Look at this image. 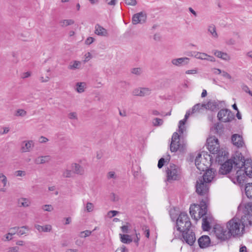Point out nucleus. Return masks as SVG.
I'll use <instances>...</instances> for the list:
<instances>
[{
    "mask_svg": "<svg viewBox=\"0 0 252 252\" xmlns=\"http://www.w3.org/2000/svg\"><path fill=\"white\" fill-rule=\"evenodd\" d=\"M215 176V171L212 168L209 169L196 181V191L204 198L201 200L199 205L194 204L190 206L189 213L191 217L196 220L203 217L207 213L210 184L213 180Z\"/></svg>",
    "mask_w": 252,
    "mask_h": 252,
    "instance_id": "f257e3e1",
    "label": "nucleus"
},
{
    "mask_svg": "<svg viewBox=\"0 0 252 252\" xmlns=\"http://www.w3.org/2000/svg\"><path fill=\"white\" fill-rule=\"evenodd\" d=\"M240 157H239L240 158ZM236 168L239 169L235 175H231L229 178L233 183L241 186L243 184L247 176L252 177V160L245 159L244 157L241 156V159L235 163Z\"/></svg>",
    "mask_w": 252,
    "mask_h": 252,
    "instance_id": "f03ea898",
    "label": "nucleus"
},
{
    "mask_svg": "<svg viewBox=\"0 0 252 252\" xmlns=\"http://www.w3.org/2000/svg\"><path fill=\"white\" fill-rule=\"evenodd\" d=\"M226 227L230 238L241 236L245 233L244 225H242L240 219L234 217L226 223Z\"/></svg>",
    "mask_w": 252,
    "mask_h": 252,
    "instance_id": "7ed1b4c3",
    "label": "nucleus"
},
{
    "mask_svg": "<svg viewBox=\"0 0 252 252\" xmlns=\"http://www.w3.org/2000/svg\"><path fill=\"white\" fill-rule=\"evenodd\" d=\"M243 215L242 216L240 221L244 229L249 228L252 225V203L248 202L246 203L244 207Z\"/></svg>",
    "mask_w": 252,
    "mask_h": 252,
    "instance_id": "20e7f679",
    "label": "nucleus"
},
{
    "mask_svg": "<svg viewBox=\"0 0 252 252\" xmlns=\"http://www.w3.org/2000/svg\"><path fill=\"white\" fill-rule=\"evenodd\" d=\"M211 158L210 155L206 153L198 154L195 159V164L197 169L200 171L206 172L209 166L210 165Z\"/></svg>",
    "mask_w": 252,
    "mask_h": 252,
    "instance_id": "39448f33",
    "label": "nucleus"
},
{
    "mask_svg": "<svg viewBox=\"0 0 252 252\" xmlns=\"http://www.w3.org/2000/svg\"><path fill=\"white\" fill-rule=\"evenodd\" d=\"M177 230L179 232L190 228L191 223L188 214L185 212H181L176 220Z\"/></svg>",
    "mask_w": 252,
    "mask_h": 252,
    "instance_id": "423d86ee",
    "label": "nucleus"
},
{
    "mask_svg": "<svg viewBox=\"0 0 252 252\" xmlns=\"http://www.w3.org/2000/svg\"><path fill=\"white\" fill-rule=\"evenodd\" d=\"M166 181L171 183L173 181L180 179V171L179 168L175 164H171L166 170Z\"/></svg>",
    "mask_w": 252,
    "mask_h": 252,
    "instance_id": "0eeeda50",
    "label": "nucleus"
},
{
    "mask_svg": "<svg viewBox=\"0 0 252 252\" xmlns=\"http://www.w3.org/2000/svg\"><path fill=\"white\" fill-rule=\"evenodd\" d=\"M214 230L216 237L219 240L225 241L230 238L226 225L217 224L214 226Z\"/></svg>",
    "mask_w": 252,
    "mask_h": 252,
    "instance_id": "6e6552de",
    "label": "nucleus"
},
{
    "mask_svg": "<svg viewBox=\"0 0 252 252\" xmlns=\"http://www.w3.org/2000/svg\"><path fill=\"white\" fill-rule=\"evenodd\" d=\"M182 233L183 241L185 242L189 246H192L195 240L196 237L195 233L190 228H189V230H184L180 232Z\"/></svg>",
    "mask_w": 252,
    "mask_h": 252,
    "instance_id": "1a4fd4ad",
    "label": "nucleus"
},
{
    "mask_svg": "<svg viewBox=\"0 0 252 252\" xmlns=\"http://www.w3.org/2000/svg\"><path fill=\"white\" fill-rule=\"evenodd\" d=\"M208 149L213 154H217L220 150L218 139L215 136L211 137L207 140Z\"/></svg>",
    "mask_w": 252,
    "mask_h": 252,
    "instance_id": "9d476101",
    "label": "nucleus"
},
{
    "mask_svg": "<svg viewBox=\"0 0 252 252\" xmlns=\"http://www.w3.org/2000/svg\"><path fill=\"white\" fill-rule=\"evenodd\" d=\"M219 121L224 123L230 122L234 117L231 111L227 109H221L218 113Z\"/></svg>",
    "mask_w": 252,
    "mask_h": 252,
    "instance_id": "9b49d317",
    "label": "nucleus"
},
{
    "mask_svg": "<svg viewBox=\"0 0 252 252\" xmlns=\"http://www.w3.org/2000/svg\"><path fill=\"white\" fill-rule=\"evenodd\" d=\"M238 160L233 161L232 160L229 159L227 161H225L223 164H222L219 170V172L221 174H226L229 173L232 169L233 167V164H234V168H236L235 163L238 162Z\"/></svg>",
    "mask_w": 252,
    "mask_h": 252,
    "instance_id": "f8f14e48",
    "label": "nucleus"
},
{
    "mask_svg": "<svg viewBox=\"0 0 252 252\" xmlns=\"http://www.w3.org/2000/svg\"><path fill=\"white\" fill-rule=\"evenodd\" d=\"M180 135L177 132H174L172 137V140L170 144V150L172 152H176L182 146L179 143Z\"/></svg>",
    "mask_w": 252,
    "mask_h": 252,
    "instance_id": "ddd939ff",
    "label": "nucleus"
},
{
    "mask_svg": "<svg viewBox=\"0 0 252 252\" xmlns=\"http://www.w3.org/2000/svg\"><path fill=\"white\" fill-rule=\"evenodd\" d=\"M34 147V142L32 140H25L21 144L20 150L22 153L31 152Z\"/></svg>",
    "mask_w": 252,
    "mask_h": 252,
    "instance_id": "4468645a",
    "label": "nucleus"
},
{
    "mask_svg": "<svg viewBox=\"0 0 252 252\" xmlns=\"http://www.w3.org/2000/svg\"><path fill=\"white\" fill-rule=\"evenodd\" d=\"M146 18V14L143 12H140L135 14L133 16L132 18V23L134 25H136L138 23H143L145 22Z\"/></svg>",
    "mask_w": 252,
    "mask_h": 252,
    "instance_id": "2eb2a0df",
    "label": "nucleus"
},
{
    "mask_svg": "<svg viewBox=\"0 0 252 252\" xmlns=\"http://www.w3.org/2000/svg\"><path fill=\"white\" fill-rule=\"evenodd\" d=\"M231 141L233 144L239 148L245 146V143L242 136L238 134H234L231 136Z\"/></svg>",
    "mask_w": 252,
    "mask_h": 252,
    "instance_id": "dca6fc26",
    "label": "nucleus"
},
{
    "mask_svg": "<svg viewBox=\"0 0 252 252\" xmlns=\"http://www.w3.org/2000/svg\"><path fill=\"white\" fill-rule=\"evenodd\" d=\"M151 93V90L148 88H136L132 91V94L135 96H144Z\"/></svg>",
    "mask_w": 252,
    "mask_h": 252,
    "instance_id": "f3484780",
    "label": "nucleus"
},
{
    "mask_svg": "<svg viewBox=\"0 0 252 252\" xmlns=\"http://www.w3.org/2000/svg\"><path fill=\"white\" fill-rule=\"evenodd\" d=\"M194 57L197 59L208 61L211 62H215L216 61L215 58L214 57L205 53L199 52H194Z\"/></svg>",
    "mask_w": 252,
    "mask_h": 252,
    "instance_id": "a211bd4d",
    "label": "nucleus"
},
{
    "mask_svg": "<svg viewBox=\"0 0 252 252\" xmlns=\"http://www.w3.org/2000/svg\"><path fill=\"white\" fill-rule=\"evenodd\" d=\"M212 53L217 58L224 61L228 62L230 60V56L226 52H223L218 50H213Z\"/></svg>",
    "mask_w": 252,
    "mask_h": 252,
    "instance_id": "6ab92c4d",
    "label": "nucleus"
},
{
    "mask_svg": "<svg viewBox=\"0 0 252 252\" xmlns=\"http://www.w3.org/2000/svg\"><path fill=\"white\" fill-rule=\"evenodd\" d=\"M198 243L200 248H206L208 247L210 244V237L207 235L202 236L198 239Z\"/></svg>",
    "mask_w": 252,
    "mask_h": 252,
    "instance_id": "aec40b11",
    "label": "nucleus"
},
{
    "mask_svg": "<svg viewBox=\"0 0 252 252\" xmlns=\"http://www.w3.org/2000/svg\"><path fill=\"white\" fill-rule=\"evenodd\" d=\"M190 114H192L191 111L190 110L188 111L186 113L184 119L180 121L179 125V132L180 134H183L184 131H185L186 127L185 126V125Z\"/></svg>",
    "mask_w": 252,
    "mask_h": 252,
    "instance_id": "412c9836",
    "label": "nucleus"
},
{
    "mask_svg": "<svg viewBox=\"0 0 252 252\" xmlns=\"http://www.w3.org/2000/svg\"><path fill=\"white\" fill-rule=\"evenodd\" d=\"M70 169L72 170L73 174L82 175L85 172L83 167L76 163H71Z\"/></svg>",
    "mask_w": 252,
    "mask_h": 252,
    "instance_id": "4be33fe9",
    "label": "nucleus"
},
{
    "mask_svg": "<svg viewBox=\"0 0 252 252\" xmlns=\"http://www.w3.org/2000/svg\"><path fill=\"white\" fill-rule=\"evenodd\" d=\"M189 59L187 57H183L174 59L171 61L172 63L176 66H181L187 64L189 63Z\"/></svg>",
    "mask_w": 252,
    "mask_h": 252,
    "instance_id": "5701e85b",
    "label": "nucleus"
},
{
    "mask_svg": "<svg viewBox=\"0 0 252 252\" xmlns=\"http://www.w3.org/2000/svg\"><path fill=\"white\" fill-rule=\"evenodd\" d=\"M94 33L97 35L101 36L106 37L108 36V32L107 30L99 24H96L95 26Z\"/></svg>",
    "mask_w": 252,
    "mask_h": 252,
    "instance_id": "b1692460",
    "label": "nucleus"
},
{
    "mask_svg": "<svg viewBox=\"0 0 252 252\" xmlns=\"http://www.w3.org/2000/svg\"><path fill=\"white\" fill-rule=\"evenodd\" d=\"M204 105L205 109L210 110L211 111L217 110L219 108V103L215 100L209 101L206 104L204 103Z\"/></svg>",
    "mask_w": 252,
    "mask_h": 252,
    "instance_id": "393cba45",
    "label": "nucleus"
},
{
    "mask_svg": "<svg viewBox=\"0 0 252 252\" xmlns=\"http://www.w3.org/2000/svg\"><path fill=\"white\" fill-rule=\"evenodd\" d=\"M18 203L20 207L27 208L31 206L32 202L30 198L21 197L18 199Z\"/></svg>",
    "mask_w": 252,
    "mask_h": 252,
    "instance_id": "a878e982",
    "label": "nucleus"
},
{
    "mask_svg": "<svg viewBox=\"0 0 252 252\" xmlns=\"http://www.w3.org/2000/svg\"><path fill=\"white\" fill-rule=\"evenodd\" d=\"M119 236L121 242L124 244H128L133 241L132 235H128L127 234H120Z\"/></svg>",
    "mask_w": 252,
    "mask_h": 252,
    "instance_id": "bb28decb",
    "label": "nucleus"
},
{
    "mask_svg": "<svg viewBox=\"0 0 252 252\" xmlns=\"http://www.w3.org/2000/svg\"><path fill=\"white\" fill-rule=\"evenodd\" d=\"M51 160L50 156H42L36 158L34 159V163L36 164H44L48 162Z\"/></svg>",
    "mask_w": 252,
    "mask_h": 252,
    "instance_id": "cd10ccee",
    "label": "nucleus"
},
{
    "mask_svg": "<svg viewBox=\"0 0 252 252\" xmlns=\"http://www.w3.org/2000/svg\"><path fill=\"white\" fill-rule=\"evenodd\" d=\"M34 227L39 232H49L52 229V227L50 224H46L43 226L39 224H35Z\"/></svg>",
    "mask_w": 252,
    "mask_h": 252,
    "instance_id": "c85d7f7f",
    "label": "nucleus"
},
{
    "mask_svg": "<svg viewBox=\"0 0 252 252\" xmlns=\"http://www.w3.org/2000/svg\"><path fill=\"white\" fill-rule=\"evenodd\" d=\"M211 220L210 218H208L206 216L203 218L202 227L203 230L208 231L210 229V221Z\"/></svg>",
    "mask_w": 252,
    "mask_h": 252,
    "instance_id": "c756f323",
    "label": "nucleus"
},
{
    "mask_svg": "<svg viewBox=\"0 0 252 252\" xmlns=\"http://www.w3.org/2000/svg\"><path fill=\"white\" fill-rule=\"evenodd\" d=\"M86 88V83L85 82H77L76 84V91L78 93H82L85 92Z\"/></svg>",
    "mask_w": 252,
    "mask_h": 252,
    "instance_id": "7c9ffc66",
    "label": "nucleus"
},
{
    "mask_svg": "<svg viewBox=\"0 0 252 252\" xmlns=\"http://www.w3.org/2000/svg\"><path fill=\"white\" fill-rule=\"evenodd\" d=\"M81 62L78 61H74L71 62L68 66V68L71 70H75L81 68Z\"/></svg>",
    "mask_w": 252,
    "mask_h": 252,
    "instance_id": "2f4dec72",
    "label": "nucleus"
},
{
    "mask_svg": "<svg viewBox=\"0 0 252 252\" xmlns=\"http://www.w3.org/2000/svg\"><path fill=\"white\" fill-rule=\"evenodd\" d=\"M204 103L200 104L197 103L194 105L191 109V113H195L196 112H200L201 110L205 109L204 108Z\"/></svg>",
    "mask_w": 252,
    "mask_h": 252,
    "instance_id": "473e14b6",
    "label": "nucleus"
},
{
    "mask_svg": "<svg viewBox=\"0 0 252 252\" xmlns=\"http://www.w3.org/2000/svg\"><path fill=\"white\" fill-rule=\"evenodd\" d=\"M245 192L248 198L252 199V183H248L246 185Z\"/></svg>",
    "mask_w": 252,
    "mask_h": 252,
    "instance_id": "72a5a7b5",
    "label": "nucleus"
},
{
    "mask_svg": "<svg viewBox=\"0 0 252 252\" xmlns=\"http://www.w3.org/2000/svg\"><path fill=\"white\" fill-rule=\"evenodd\" d=\"M208 31L210 32L213 37L215 38H218V35L215 25L213 24L209 25L208 28Z\"/></svg>",
    "mask_w": 252,
    "mask_h": 252,
    "instance_id": "f704fd0d",
    "label": "nucleus"
},
{
    "mask_svg": "<svg viewBox=\"0 0 252 252\" xmlns=\"http://www.w3.org/2000/svg\"><path fill=\"white\" fill-rule=\"evenodd\" d=\"M74 21L72 19H66L60 21V24L62 27H65L67 26H69L73 24Z\"/></svg>",
    "mask_w": 252,
    "mask_h": 252,
    "instance_id": "c9c22d12",
    "label": "nucleus"
},
{
    "mask_svg": "<svg viewBox=\"0 0 252 252\" xmlns=\"http://www.w3.org/2000/svg\"><path fill=\"white\" fill-rule=\"evenodd\" d=\"M73 174L72 169H66L63 171L62 176L63 178H71L73 176Z\"/></svg>",
    "mask_w": 252,
    "mask_h": 252,
    "instance_id": "e433bc0d",
    "label": "nucleus"
},
{
    "mask_svg": "<svg viewBox=\"0 0 252 252\" xmlns=\"http://www.w3.org/2000/svg\"><path fill=\"white\" fill-rule=\"evenodd\" d=\"M163 123V121L161 119L155 118L152 121V124L155 126H161Z\"/></svg>",
    "mask_w": 252,
    "mask_h": 252,
    "instance_id": "4c0bfd02",
    "label": "nucleus"
},
{
    "mask_svg": "<svg viewBox=\"0 0 252 252\" xmlns=\"http://www.w3.org/2000/svg\"><path fill=\"white\" fill-rule=\"evenodd\" d=\"M94 206L91 202H87L85 207V211L87 212H91L94 210Z\"/></svg>",
    "mask_w": 252,
    "mask_h": 252,
    "instance_id": "58836bf2",
    "label": "nucleus"
},
{
    "mask_svg": "<svg viewBox=\"0 0 252 252\" xmlns=\"http://www.w3.org/2000/svg\"><path fill=\"white\" fill-rule=\"evenodd\" d=\"M91 234L92 231L87 230L81 232L79 234V237L81 238H86L91 235Z\"/></svg>",
    "mask_w": 252,
    "mask_h": 252,
    "instance_id": "ea45409f",
    "label": "nucleus"
},
{
    "mask_svg": "<svg viewBox=\"0 0 252 252\" xmlns=\"http://www.w3.org/2000/svg\"><path fill=\"white\" fill-rule=\"evenodd\" d=\"M130 224L127 223L126 225H124L121 227V230L125 234L129 233V228Z\"/></svg>",
    "mask_w": 252,
    "mask_h": 252,
    "instance_id": "a19ab883",
    "label": "nucleus"
},
{
    "mask_svg": "<svg viewBox=\"0 0 252 252\" xmlns=\"http://www.w3.org/2000/svg\"><path fill=\"white\" fill-rule=\"evenodd\" d=\"M23 229H26L27 231L29 230V228L28 226H23L21 227V228H20V229L18 230V231L17 232V233L19 235L21 236V235L25 234L26 233V232L24 230H23Z\"/></svg>",
    "mask_w": 252,
    "mask_h": 252,
    "instance_id": "79ce46f5",
    "label": "nucleus"
},
{
    "mask_svg": "<svg viewBox=\"0 0 252 252\" xmlns=\"http://www.w3.org/2000/svg\"><path fill=\"white\" fill-rule=\"evenodd\" d=\"M0 179H1V182L3 184V187H6L7 184V178L1 172H0Z\"/></svg>",
    "mask_w": 252,
    "mask_h": 252,
    "instance_id": "37998d69",
    "label": "nucleus"
},
{
    "mask_svg": "<svg viewBox=\"0 0 252 252\" xmlns=\"http://www.w3.org/2000/svg\"><path fill=\"white\" fill-rule=\"evenodd\" d=\"M27 114V112L26 111H25L24 109H18L17 111H16V114H15V115L16 116H22V117H23V116H26Z\"/></svg>",
    "mask_w": 252,
    "mask_h": 252,
    "instance_id": "c03bdc74",
    "label": "nucleus"
},
{
    "mask_svg": "<svg viewBox=\"0 0 252 252\" xmlns=\"http://www.w3.org/2000/svg\"><path fill=\"white\" fill-rule=\"evenodd\" d=\"M42 209L44 211L51 212L53 210L54 208L51 205H44L42 207Z\"/></svg>",
    "mask_w": 252,
    "mask_h": 252,
    "instance_id": "a18cd8bd",
    "label": "nucleus"
},
{
    "mask_svg": "<svg viewBox=\"0 0 252 252\" xmlns=\"http://www.w3.org/2000/svg\"><path fill=\"white\" fill-rule=\"evenodd\" d=\"M10 232L6 234L2 238L1 240L3 242L9 241L12 239V237L10 236Z\"/></svg>",
    "mask_w": 252,
    "mask_h": 252,
    "instance_id": "49530a36",
    "label": "nucleus"
},
{
    "mask_svg": "<svg viewBox=\"0 0 252 252\" xmlns=\"http://www.w3.org/2000/svg\"><path fill=\"white\" fill-rule=\"evenodd\" d=\"M19 248L18 246L9 247L7 249L6 252H18Z\"/></svg>",
    "mask_w": 252,
    "mask_h": 252,
    "instance_id": "de8ad7c7",
    "label": "nucleus"
},
{
    "mask_svg": "<svg viewBox=\"0 0 252 252\" xmlns=\"http://www.w3.org/2000/svg\"><path fill=\"white\" fill-rule=\"evenodd\" d=\"M131 72L134 74L139 75L142 73V69L140 68H134L132 69Z\"/></svg>",
    "mask_w": 252,
    "mask_h": 252,
    "instance_id": "09e8293b",
    "label": "nucleus"
},
{
    "mask_svg": "<svg viewBox=\"0 0 252 252\" xmlns=\"http://www.w3.org/2000/svg\"><path fill=\"white\" fill-rule=\"evenodd\" d=\"M107 178L109 179H116L117 178V175L116 173L114 171H110L108 173L107 175Z\"/></svg>",
    "mask_w": 252,
    "mask_h": 252,
    "instance_id": "8fccbe9b",
    "label": "nucleus"
},
{
    "mask_svg": "<svg viewBox=\"0 0 252 252\" xmlns=\"http://www.w3.org/2000/svg\"><path fill=\"white\" fill-rule=\"evenodd\" d=\"M68 117L69 119L71 120H77V115L76 112H71L68 114Z\"/></svg>",
    "mask_w": 252,
    "mask_h": 252,
    "instance_id": "3c124183",
    "label": "nucleus"
},
{
    "mask_svg": "<svg viewBox=\"0 0 252 252\" xmlns=\"http://www.w3.org/2000/svg\"><path fill=\"white\" fill-rule=\"evenodd\" d=\"M118 212L117 211H110L107 213V216L109 218H111L118 214Z\"/></svg>",
    "mask_w": 252,
    "mask_h": 252,
    "instance_id": "603ef678",
    "label": "nucleus"
},
{
    "mask_svg": "<svg viewBox=\"0 0 252 252\" xmlns=\"http://www.w3.org/2000/svg\"><path fill=\"white\" fill-rule=\"evenodd\" d=\"M125 3L127 5L134 6L137 4L136 0H125Z\"/></svg>",
    "mask_w": 252,
    "mask_h": 252,
    "instance_id": "864d4df0",
    "label": "nucleus"
},
{
    "mask_svg": "<svg viewBox=\"0 0 252 252\" xmlns=\"http://www.w3.org/2000/svg\"><path fill=\"white\" fill-rule=\"evenodd\" d=\"M49 80H50L49 75H46L45 77H44L43 76H41L39 78V80L42 83L47 82L49 81Z\"/></svg>",
    "mask_w": 252,
    "mask_h": 252,
    "instance_id": "5fc2aeb1",
    "label": "nucleus"
},
{
    "mask_svg": "<svg viewBox=\"0 0 252 252\" xmlns=\"http://www.w3.org/2000/svg\"><path fill=\"white\" fill-rule=\"evenodd\" d=\"M26 172L22 170H18L15 172V175L18 177H23L26 175Z\"/></svg>",
    "mask_w": 252,
    "mask_h": 252,
    "instance_id": "6e6d98bb",
    "label": "nucleus"
},
{
    "mask_svg": "<svg viewBox=\"0 0 252 252\" xmlns=\"http://www.w3.org/2000/svg\"><path fill=\"white\" fill-rule=\"evenodd\" d=\"M221 75L223 77L227 78L229 80H231L232 79L231 76L228 73L225 71H222Z\"/></svg>",
    "mask_w": 252,
    "mask_h": 252,
    "instance_id": "4d7b16f0",
    "label": "nucleus"
},
{
    "mask_svg": "<svg viewBox=\"0 0 252 252\" xmlns=\"http://www.w3.org/2000/svg\"><path fill=\"white\" fill-rule=\"evenodd\" d=\"M31 75V72L30 71H27V72L23 73L21 75V78L22 79H25V78L30 77Z\"/></svg>",
    "mask_w": 252,
    "mask_h": 252,
    "instance_id": "13d9d810",
    "label": "nucleus"
},
{
    "mask_svg": "<svg viewBox=\"0 0 252 252\" xmlns=\"http://www.w3.org/2000/svg\"><path fill=\"white\" fill-rule=\"evenodd\" d=\"M92 58V55L90 52L87 53L85 55V59L84 60V63L88 62Z\"/></svg>",
    "mask_w": 252,
    "mask_h": 252,
    "instance_id": "bf43d9fd",
    "label": "nucleus"
},
{
    "mask_svg": "<svg viewBox=\"0 0 252 252\" xmlns=\"http://www.w3.org/2000/svg\"><path fill=\"white\" fill-rule=\"evenodd\" d=\"M104 1L109 5L114 6L116 3V0H104Z\"/></svg>",
    "mask_w": 252,
    "mask_h": 252,
    "instance_id": "052dcab7",
    "label": "nucleus"
},
{
    "mask_svg": "<svg viewBox=\"0 0 252 252\" xmlns=\"http://www.w3.org/2000/svg\"><path fill=\"white\" fill-rule=\"evenodd\" d=\"M94 41V38L92 37H88L85 40V44L87 45H90Z\"/></svg>",
    "mask_w": 252,
    "mask_h": 252,
    "instance_id": "680f3d73",
    "label": "nucleus"
},
{
    "mask_svg": "<svg viewBox=\"0 0 252 252\" xmlns=\"http://www.w3.org/2000/svg\"><path fill=\"white\" fill-rule=\"evenodd\" d=\"M165 162V160H164V158H161L159 160H158V166L159 168H161V167H162V166H163L164 165V163Z\"/></svg>",
    "mask_w": 252,
    "mask_h": 252,
    "instance_id": "e2e57ef3",
    "label": "nucleus"
},
{
    "mask_svg": "<svg viewBox=\"0 0 252 252\" xmlns=\"http://www.w3.org/2000/svg\"><path fill=\"white\" fill-rule=\"evenodd\" d=\"M38 141L40 143H45L48 141V139L46 137L41 136L39 138Z\"/></svg>",
    "mask_w": 252,
    "mask_h": 252,
    "instance_id": "0e129e2a",
    "label": "nucleus"
},
{
    "mask_svg": "<svg viewBox=\"0 0 252 252\" xmlns=\"http://www.w3.org/2000/svg\"><path fill=\"white\" fill-rule=\"evenodd\" d=\"M197 73V69H193L191 70H188L186 71V73L187 74H196Z\"/></svg>",
    "mask_w": 252,
    "mask_h": 252,
    "instance_id": "69168bd1",
    "label": "nucleus"
},
{
    "mask_svg": "<svg viewBox=\"0 0 252 252\" xmlns=\"http://www.w3.org/2000/svg\"><path fill=\"white\" fill-rule=\"evenodd\" d=\"M239 252H247V248L245 246H241L239 249Z\"/></svg>",
    "mask_w": 252,
    "mask_h": 252,
    "instance_id": "338daca9",
    "label": "nucleus"
},
{
    "mask_svg": "<svg viewBox=\"0 0 252 252\" xmlns=\"http://www.w3.org/2000/svg\"><path fill=\"white\" fill-rule=\"evenodd\" d=\"M121 252H128V250L126 249V246L123 245L121 248Z\"/></svg>",
    "mask_w": 252,
    "mask_h": 252,
    "instance_id": "774afa93",
    "label": "nucleus"
}]
</instances>
